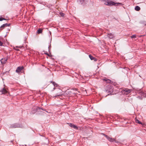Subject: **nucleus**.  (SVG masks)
Instances as JSON below:
<instances>
[{"label":"nucleus","instance_id":"f3484780","mask_svg":"<svg viewBox=\"0 0 146 146\" xmlns=\"http://www.w3.org/2000/svg\"><path fill=\"white\" fill-rule=\"evenodd\" d=\"M140 9V8L138 6H136L135 7V9L137 11H139Z\"/></svg>","mask_w":146,"mask_h":146},{"label":"nucleus","instance_id":"7ed1b4c3","mask_svg":"<svg viewBox=\"0 0 146 146\" xmlns=\"http://www.w3.org/2000/svg\"><path fill=\"white\" fill-rule=\"evenodd\" d=\"M131 91V90L128 89H125L122 90V92L126 95L130 93Z\"/></svg>","mask_w":146,"mask_h":146},{"label":"nucleus","instance_id":"f8f14e48","mask_svg":"<svg viewBox=\"0 0 146 146\" xmlns=\"http://www.w3.org/2000/svg\"><path fill=\"white\" fill-rule=\"evenodd\" d=\"M10 25V24H7V23L4 24L1 27V28L3 29L5 27L9 26Z\"/></svg>","mask_w":146,"mask_h":146},{"label":"nucleus","instance_id":"1a4fd4ad","mask_svg":"<svg viewBox=\"0 0 146 146\" xmlns=\"http://www.w3.org/2000/svg\"><path fill=\"white\" fill-rule=\"evenodd\" d=\"M51 84H50L48 86L49 87H51L52 88H53V90H54L55 89L54 86L55 84H56L54 82H51Z\"/></svg>","mask_w":146,"mask_h":146},{"label":"nucleus","instance_id":"ddd939ff","mask_svg":"<svg viewBox=\"0 0 146 146\" xmlns=\"http://www.w3.org/2000/svg\"><path fill=\"white\" fill-rule=\"evenodd\" d=\"M89 57L91 60H94L95 61H96L97 60V59H96L95 58L92 56L91 55H89Z\"/></svg>","mask_w":146,"mask_h":146},{"label":"nucleus","instance_id":"a211bd4d","mask_svg":"<svg viewBox=\"0 0 146 146\" xmlns=\"http://www.w3.org/2000/svg\"><path fill=\"white\" fill-rule=\"evenodd\" d=\"M141 23L144 25H146V22L144 21H141Z\"/></svg>","mask_w":146,"mask_h":146},{"label":"nucleus","instance_id":"dca6fc26","mask_svg":"<svg viewBox=\"0 0 146 146\" xmlns=\"http://www.w3.org/2000/svg\"><path fill=\"white\" fill-rule=\"evenodd\" d=\"M6 61H7L6 59L5 60V59H2L1 63L3 64H5V63L6 62Z\"/></svg>","mask_w":146,"mask_h":146},{"label":"nucleus","instance_id":"2eb2a0df","mask_svg":"<svg viewBox=\"0 0 146 146\" xmlns=\"http://www.w3.org/2000/svg\"><path fill=\"white\" fill-rule=\"evenodd\" d=\"M1 92L3 94H5L7 92V90L5 88H3L2 90H1Z\"/></svg>","mask_w":146,"mask_h":146},{"label":"nucleus","instance_id":"20e7f679","mask_svg":"<svg viewBox=\"0 0 146 146\" xmlns=\"http://www.w3.org/2000/svg\"><path fill=\"white\" fill-rule=\"evenodd\" d=\"M103 134L108 139V140L109 141L112 142L115 141V139H114L108 137L107 135L104 134Z\"/></svg>","mask_w":146,"mask_h":146},{"label":"nucleus","instance_id":"0eeeda50","mask_svg":"<svg viewBox=\"0 0 146 146\" xmlns=\"http://www.w3.org/2000/svg\"><path fill=\"white\" fill-rule=\"evenodd\" d=\"M85 0H77V4L78 5H81L84 4Z\"/></svg>","mask_w":146,"mask_h":146},{"label":"nucleus","instance_id":"423d86ee","mask_svg":"<svg viewBox=\"0 0 146 146\" xmlns=\"http://www.w3.org/2000/svg\"><path fill=\"white\" fill-rule=\"evenodd\" d=\"M24 68L23 66L20 67L19 66L17 67V69L16 70V72L17 73H19Z\"/></svg>","mask_w":146,"mask_h":146},{"label":"nucleus","instance_id":"6e6552de","mask_svg":"<svg viewBox=\"0 0 146 146\" xmlns=\"http://www.w3.org/2000/svg\"><path fill=\"white\" fill-rule=\"evenodd\" d=\"M68 124L69 125V126L71 127H73L76 129H78V127L76 126L71 123H68Z\"/></svg>","mask_w":146,"mask_h":146},{"label":"nucleus","instance_id":"f03ea898","mask_svg":"<svg viewBox=\"0 0 146 146\" xmlns=\"http://www.w3.org/2000/svg\"><path fill=\"white\" fill-rule=\"evenodd\" d=\"M54 94L55 95H53L54 97L61 96L62 94V91L60 89H57L54 92Z\"/></svg>","mask_w":146,"mask_h":146},{"label":"nucleus","instance_id":"412c9836","mask_svg":"<svg viewBox=\"0 0 146 146\" xmlns=\"http://www.w3.org/2000/svg\"><path fill=\"white\" fill-rule=\"evenodd\" d=\"M3 20H6V19L2 17L0 18V21H2Z\"/></svg>","mask_w":146,"mask_h":146},{"label":"nucleus","instance_id":"9d476101","mask_svg":"<svg viewBox=\"0 0 146 146\" xmlns=\"http://www.w3.org/2000/svg\"><path fill=\"white\" fill-rule=\"evenodd\" d=\"M102 80L103 81H105L106 83H110L111 82V80L106 78L103 79Z\"/></svg>","mask_w":146,"mask_h":146},{"label":"nucleus","instance_id":"4468645a","mask_svg":"<svg viewBox=\"0 0 146 146\" xmlns=\"http://www.w3.org/2000/svg\"><path fill=\"white\" fill-rule=\"evenodd\" d=\"M108 36L110 39L114 37L113 35L111 33L108 34Z\"/></svg>","mask_w":146,"mask_h":146},{"label":"nucleus","instance_id":"39448f33","mask_svg":"<svg viewBox=\"0 0 146 146\" xmlns=\"http://www.w3.org/2000/svg\"><path fill=\"white\" fill-rule=\"evenodd\" d=\"M20 127V125L18 124L15 123L11 125L10 127L11 128H16L18 127Z\"/></svg>","mask_w":146,"mask_h":146},{"label":"nucleus","instance_id":"6ab92c4d","mask_svg":"<svg viewBox=\"0 0 146 146\" xmlns=\"http://www.w3.org/2000/svg\"><path fill=\"white\" fill-rule=\"evenodd\" d=\"M135 121L136 123H138L139 124H142L141 122L139 121L138 120L136 119Z\"/></svg>","mask_w":146,"mask_h":146},{"label":"nucleus","instance_id":"5701e85b","mask_svg":"<svg viewBox=\"0 0 146 146\" xmlns=\"http://www.w3.org/2000/svg\"><path fill=\"white\" fill-rule=\"evenodd\" d=\"M60 15L62 17H64V14L62 13H60Z\"/></svg>","mask_w":146,"mask_h":146},{"label":"nucleus","instance_id":"f257e3e1","mask_svg":"<svg viewBox=\"0 0 146 146\" xmlns=\"http://www.w3.org/2000/svg\"><path fill=\"white\" fill-rule=\"evenodd\" d=\"M102 2L104 4L109 6H111L113 5L117 6L118 5H122V3H115L109 0H103Z\"/></svg>","mask_w":146,"mask_h":146},{"label":"nucleus","instance_id":"b1692460","mask_svg":"<svg viewBox=\"0 0 146 146\" xmlns=\"http://www.w3.org/2000/svg\"><path fill=\"white\" fill-rule=\"evenodd\" d=\"M2 43L0 41V46H2Z\"/></svg>","mask_w":146,"mask_h":146},{"label":"nucleus","instance_id":"aec40b11","mask_svg":"<svg viewBox=\"0 0 146 146\" xmlns=\"http://www.w3.org/2000/svg\"><path fill=\"white\" fill-rule=\"evenodd\" d=\"M42 32V30L40 29H39L38 31V34L41 33Z\"/></svg>","mask_w":146,"mask_h":146},{"label":"nucleus","instance_id":"393cba45","mask_svg":"<svg viewBox=\"0 0 146 146\" xmlns=\"http://www.w3.org/2000/svg\"><path fill=\"white\" fill-rule=\"evenodd\" d=\"M38 109H40V108H37V110H38Z\"/></svg>","mask_w":146,"mask_h":146},{"label":"nucleus","instance_id":"9b49d317","mask_svg":"<svg viewBox=\"0 0 146 146\" xmlns=\"http://www.w3.org/2000/svg\"><path fill=\"white\" fill-rule=\"evenodd\" d=\"M139 94L140 95H141V96L143 97H146V93H145L142 92H139Z\"/></svg>","mask_w":146,"mask_h":146},{"label":"nucleus","instance_id":"4be33fe9","mask_svg":"<svg viewBox=\"0 0 146 146\" xmlns=\"http://www.w3.org/2000/svg\"><path fill=\"white\" fill-rule=\"evenodd\" d=\"M131 37L132 38H135L136 37L135 35H133L132 36H131Z\"/></svg>","mask_w":146,"mask_h":146}]
</instances>
